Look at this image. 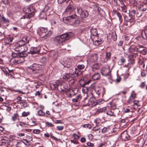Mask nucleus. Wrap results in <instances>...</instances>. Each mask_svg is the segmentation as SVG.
I'll use <instances>...</instances> for the list:
<instances>
[{"instance_id": "obj_1", "label": "nucleus", "mask_w": 147, "mask_h": 147, "mask_svg": "<svg viewBox=\"0 0 147 147\" xmlns=\"http://www.w3.org/2000/svg\"><path fill=\"white\" fill-rule=\"evenodd\" d=\"M73 35L72 33L65 34L55 37L54 39V43L57 45H60L66 40L69 39Z\"/></svg>"}, {"instance_id": "obj_2", "label": "nucleus", "mask_w": 147, "mask_h": 147, "mask_svg": "<svg viewBox=\"0 0 147 147\" xmlns=\"http://www.w3.org/2000/svg\"><path fill=\"white\" fill-rule=\"evenodd\" d=\"M134 23V17L131 15L129 14L128 16H125L124 17V25L128 27H130L133 25Z\"/></svg>"}, {"instance_id": "obj_3", "label": "nucleus", "mask_w": 147, "mask_h": 147, "mask_svg": "<svg viewBox=\"0 0 147 147\" xmlns=\"http://www.w3.org/2000/svg\"><path fill=\"white\" fill-rule=\"evenodd\" d=\"M101 73L103 76H108L109 79H111V71L108 65L105 66L102 68Z\"/></svg>"}, {"instance_id": "obj_4", "label": "nucleus", "mask_w": 147, "mask_h": 147, "mask_svg": "<svg viewBox=\"0 0 147 147\" xmlns=\"http://www.w3.org/2000/svg\"><path fill=\"white\" fill-rule=\"evenodd\" d=\"M23 10L27 14L28 18H30L33 16L35 9L32 6H30L24 9Z\"/></svg>"}, {"instance_id": "obj_5", "label": "nucleus", "mask_w": 147, "mask_h": 147, "mask_svg": "<svg viewBox=\"0 0 147 147\" xmlns=\"http://www.w3.org/2000/svg\"><path fill=\"white\" fill-rule=\"evenodd\" d=\"M27 38L26 37H23L22 39L17 42L15 45L14 48H19L21 46H22L25 45L26 43H27L26 41Z\"/></svg>"}, {"instance_id": "obj_6", "label": "nucleus", "mask_w": 147, "mask_h": 147, "mask_svg": "<svg viewBox=\"0 0 147 147\" xmlns=\"http://www.w3.org/2000/svg\"><path fill=\"white\" fill-rule=\"evenodd\" d=\"M75 9V8L74 6V4L72 2H70L69 3L65 10L67 13L70 14L73 12Z\"/></svg>"}, {"instance_id": "obj_7", "label": "nucleus", "mask_w": 147, "mask_h": 147, "mask_svg": "<svg viewBox=\"0 0 147 147\" xmlns=\"http://www.w3.org/2000/svg\"><path fill=\"white\" fill-rule=\"evenodd\" d=\"M72 71V69H70L69 72L66 73L64 74L63 76V79L66 80L71 79L73 75Z\"/></svg>"}, {"instance_id": "obj_8", "label": "nucleus", "mask_w": 147, "mask_h": 147, "mask_svg": "<svg viewBox=\"0 0 147 147\" xmlns=\"http://www.w3.org/2000/svg\"><path fill=\"white\" fill-rule=\"evenodd\" d=\"M96 94L98 95H101L102 97L103 96L105 93V88L102 87L96 88L95 89Z\"/></svg>"}, {"instance_id": "obj_9", "label": "nucleus", "mask_w": 147, "mask_h": 147, "mask_svg": "<svg viewBox=\"0 0 147 147\" xmlns=\"http://www.w3.org/2000/svg\"><path fill=\"white\" fill-rule=\"evenodd\" d=\"M64 66H65L67 68H69L72 65V63L71 60L69 59L68 58H65L63 60Z\"/></svg>"}, {"instance_id": "obj_10", "label": "nucleus", "mask_w": 147, "mask_h": 147, "mask_svg": "<svg viewBox=\"0 0 147 147\" xmlns=\"http://www.w3.org/2000/svg\"><path fill=\"white\" fill-rule=\"evenodd\" d=\"M14 49L16 51H18L20 53L27 51L28 48L26 45H24L21 46L20 47H19V48H14Z\"/></svg>"}, {"instance_id": "obj_11", "label": "nucleus", "mask_w": 147, "mask_h": 147, "mask_svg": "<svg viewBox=\"0 0 147 147\" xmlns=\"http://www.w3.org/2000/svg\"><path fill=\"white\" fill-rule=\"evenodd\" d=\"M29 69L33 71L38 70L41 69V65L39 64L34 63L32 65L28 67Z\"/></svg>"}, {"instance_id": "obj_12", "label": "nucleus", "mask_w": 147, "mask_h": 147, "mask_svg": "<svg viewBox=\"0 0 147 147\" xmlns=\"http://www.w3.org/2000/svg\"><path fill=\"white\" fill-rule=\"evenodd\" d=\"M24 61V58L22 57H19L15 58L13 61V63L15 65L20 64Z\"/></svg>"}, {"instance_id": "obj_13", "label": "nucleus", "mask_w": 147, "mask_h": 147, "mask_svg": "<svg viewBox=\"0 0 147 147\" xmlns=\"http://www.w3.org/2000/svg\"><path fill=\"white\" fill-rule=\"evenodd\" d=\"M129 53H133L134 52H137L138 51V49L135 45H131L128 49Z\"/></svg>"}, {"instance_id": "obj_14", "label": "nucleus", "mask_w": 147, "mask_h": 147, "mask_svg": "<svg viewBox=\"0 0 147 147\" xmlns=\"http://www.w3.org/2000/svg\"><path fill=\"white\" fill-rule=\"evenodd\" d=\"M77 16L75 14H73L72 15L67 17L66 18H64L63 20L64 21L65 20L69 22H70L73 19H77Z\"/></svg>"}, {"instance_id": "obj_15", "label": "nucleus", "mask_w": 147, "mask_h": 147, "mask_svg": "<svg viewBox=\"0 0 147 147\" xmlns=\"http://www.w3.org/2000/svg\"><path fill=\"white\" fill-rule=\"evenodd\" d=\"M40 49L35 47H32L31 48L30 52L31 54H34L36 53L39 52Z\"/></svg>"}, {"instance_id": "obj_16", "label": "nucleus", "mask_w": 147, "mask_h": 147, "mask_svg": "<svg viewBox=\"0 0 147 147\" xmlns=\"http://www.w3.org/2000/svg\"><path fill=\"white\" fill-rule=\"evenodd\" d=\"M138 9L140 11H144L147 9V7L146 5L140 4L138 7Z\"/></svg>"}, {"instance_id": "obj_17", "label": "nucleus", "mask_w": 147, "mask_h": 147, "mask_svg": "<svg viewBox=\"0 0 147 147\" xmlns=\"http://www.w3.org/2000/svg\"><path fill=\"white\" fill-rule=\"evenodd\" d=\"M98 59V56L97 54H94L90 57L89 59V61L92 62L96 61Z\"/></svg>"}, {"instance_id": "obj_18", "label": "nucleus", "mask_w": 147, "mask_h": 147, "mask_svg": "<svg viewBox=\"0 0 147 147\" xmlns=\"http://www.w3.org/2000/svg\"><path fill=\"white\" fill-rule=\"evenodd\" d=\"M90 88L87 87H83L82 90V91L83 94L86 95V96H88L87 94L90 90Z\"/></svg>"}, {"instance_id": "obj_19", "label": "nucleus", "mask_w": 147, "mask_h": 147, "mask_svg": "<svg viewBox=\"0 0 147 147\" xmlns=\"http://www.w3.org/2000/svg\"><path fill=\"white\" fill-rule=\"evenodd\" d=\"M79 14H80V16L81 18H84L88 16V13L87 11L84 10L81 13H80Z\"/></svg>"}, {"instance_id": "obj_20", "label": "nucleus", "mask_w": 147, "mask_h": 147, "mask_svg": "<svg viewBox=\"0 0 147 147\" xmlns=\"http://www.w3.org/2000/svg\"><path fill=\"white\" fill-rule=\"evenodd\" d=\"M100 77V75L98 73H96L93 74L92 76V78L94 80H96L99 79Z\"/></svg>"}, {"instance_id": "obj_21", "label": "nucleus", "mask_w": 147, "mask_h": 147, "mask_svg": "<svg viewBox=\"0 0 147 147\" xmlns=\"http://www.w3.org/2000/svg\"><path fill=\"white\" fill-rule=\"evenodd\" d=\"M128 137L129 136L126 131L123 132L121 135V137L122 139L125 140L128 139Z\"/></svg>"}, {"instance_id": "obj_22", "label": "nucleus", "mask_w": 147, "mask_h": 147, "mask_svg": "<svg viewBox=\"0 0 147 147\" xmlns=\"http://www.w3.org/2000/svg\"><path fill=\"white\" fill-rule=\"evenodd\" d=\"M72 73L73 75H75L77 76H79L81 74V72L76 68H75V70L74 72L73 70Z\"/></svg>"}, {"instance_id": "obj_23", "label": "nucleus", "mask_w": 147, "mask_h": 147, "mask_svg": "<svg viewBox=\"0 0 147 147\" xmlns=\"http://www.w3.org/2000/svg\"><path fill=\"white\" fill-rule=\"evenodd\" d=\"M85 77L83 79H81L80 80L79 83L80 84V86L84 87L86 85L85 82Z\"/></svg>"}, {"instance_id": "obj_24", "label": "nucleus", "mask_w": 147, "mask_h": 147, "mask_svg": "<svg viewBox=\"0 0 147 147\" xmlns=\"http://www.w3.org/2000/svg\"><path fill=\"white\" fill-rule=\"evenodd\" d=\"M142 36L143 38L145 39L147 38V26L144 29V32H142Z\"/></svg>"}, {"instance_id": "obj_25", "label": "nucleus", "mask_w": 147, "mask_h": 147, "mask_svg": "<svg viewBox=\"0 0 147 147\" xmlns=\"http://www.w3.org/2000/svg\"><path fill=\"white\" fill-rule=\"evenodd\" d=\"M91 34L94 36H96L98 34L97 31L96 29H92L90 30Z\"/></svg>"}, {"instance_id": "obj_26", "label": "nucleus", "mask_w": 147, "mask_h": 147, "mask_svg": "<svg viewBox=\"0 0 147 147\" xmlns=\"http://www.w3.org/2000/svg\"><path fill=\"white\" fill-rule=\"evenodd\" d=\"M92 70L93 71H94L95 70L98 69V65L97 63H94L92 64Z\"/></svg>"}, {"instance_id": "obj_27", "label": "nucleus", "mask_w": 147, "mask_h": 147, "mask_svg": "<svg viewBox=\"0 0 147 147\" xmlns=\"http://www.w3.org/2000/svg\"><path fill=\"white\" fill-rule=\"evenodd\" d=\"M80 21L79 20L77 19L74 22L71 24L74 27H76L78 26L80 24Z\"/></svg>"}, {"instance_id": "obj_28", "label": "nucleus", "mask_w": 147, "mask_h": 147, "mask_svg": "<svg viewBox=\"0 0 147 147\" xmlns=\"http://www.w3.org/2000/svg\"><path fill=\"white\" fill-rule=\"evenodd\" d=\"M18 115L17 113H14L12 117L11 120L13 121H16L18 119Z\"/></svg>"}, {"instance_id": "obj_29", "label": "nucleus", "mask_w": 147, "mask_h": 147, "mask_svg": "<svg viewBox=\"0 0 147 147\" xmlns=\"http://www.w3.org/2000/svg\"><path fill=\"white\" fill-rule=\"evenodd\" d=\"M138 103V101L135 100L134 101L133 108L134 109H137L138 107L139 106Z\"/></svg>"}, {"instance_id": "obj_30", "label": "nucleus", "mask_w": 147, "mask_h": 147, "mask_svg": "<svg viewBox=\"0 0 147 147\" xmlns=\"http://www.w3.org/2000/svg\"><path fill=\"white\" fill-rule=\"evenodd\" d=\"M120 7L121 8V10L122 12L125 13L127 12V10L125 5H120Z\"/></svg>"}, {"instance_id": "obj_31", "label": "nucleus", "mask_w": 147, "mask_h": 147, "mask_svg": "<svg viewBox=\"0 0 147 147\" xmlns=\"http://www.w3.org/2000/svg\"><path fill=\"white\" fill-rule=\"evenodd\" d=\"M94 122L95 123L96 126H100V123L101 122L100 120L98 118H96L94 120Z\"/></svg>"}, {"instance_id": "obj_32", "label": "nucleus", "mask_w": 147, "mask_h": 147, "mask_svg": "<svg viewBox=\"0 0 147 147\" xmlns=\"http://www.w3.org/2000/svg\"><path fill=\"white\" fill-rule=\"evenodd\" d=\"M37 114L39 116H44L45 115V113L43 112L42 110H40L38 112Z\"/></svg>"}, {"instance_id": "obj_33", "label": "nucleus", "mask_w": 147, "mask_h": 147, "mask_svg": "<svg viewBox=\"0 0 147 147\" xmlns=\"http://www.w3.org/2000/svg\"><path fill=\"white\" fill-rule=\"evenodd\" d=\"M106 113L109 115L110 116H113L115 117V115L114 114V113L111 110H109L107 111Z\"/></svg>"}, {"instance_id": "obj_34", "label": "nucleus", "mask_w": 147, "mask_h": 147, "mask_svg": "<svg viewBox=\"0 0 147 147\" xmlns=\"http://www.w3.org/2000/svg\"><path fill=\"white\" fill-rule=\"evenodd\" d=\"M106 108L105 107H103V108H100L98 109L97 111V112H98L99 113H103L105 112L106 110Z\"/></svg>"}, {"instance_id": "obj_35", "label": "nucleus", "mask_w": 147, "mask_h": 147, "mask_svg": "<svg viewBox=\"0 0 147 147\" xmlns=\"http://www.w3.org/2000/svg\"><path fill=\"white\" fill-rule=\"evenodd\" d=\"M140 52L143 55H145L147 53V49L145 48H144L142 50L140 49Z\"/></svg>"}, {"instance_id": "obj_36", "label": "nucleus", "mask_w": 147, "mask_h": 147, "mask_svg": "<svg viewBox=\"0 0 147 147\" xmlns=\"http://www.w3.org/2000/svg\"><path fill=\"white\" fill-rule=\"evenodd\" d=\"M58 81L56 82L53 84H51V87L53 86L55 88H57L58 85Z\"/></svg>"}, {"instance_id": "obj_37", "label": "nucleus", "mask_w": 147, "mask_h": 147, "mask_svg": "<svg viewBox=\"0 0 147 147\" xmlns=\"http://www.w3.org/2000/svg\"><path fill=\"white\" fill-rule=\"evenodd\" d=\"M52 57L54 60L56 59L58 57V53L57 52L54 53L53 54Z\"/></svg>"}, {"instance_id": "obj_38", "label": "nucleus", "mask_w": 147, "mask_h": 147, "mask_svg": "<svg viewBox=\"0 0 147 147\" xmlns=\"http://www.w3.org/2000/svg\"><path fill=\"white\" fill-rule=\"evenodd\" d=\"M1 19L2 21L5 23H8L9 22V20L3 16H2Z\"/></svg>"}, {"instance_id": "obj_39", "label": "nucleus", "mask_w": 147, "mask_h": 147, "mask_svg": "<svg viewBox=\"0 0 147 147\" xmlns=\"http://www.w3.org/2000/svg\"><path fill=\"white\" fill-rule=\"evenodd\" d=\"M40 31L42 33H45L47 31V28L41 27L40 28Z\"/></svg>"}, {"instance_id": "obj_40", "label": "nucleus", "mask_w": 147, "mask_h": 147, "mask_svg": "<svg viewBox=\"0 0 147 147\" xmlns=\"http://www.w3.org/2000/svg\"><path fill=\"white\" fill-rule=\"evenodd\" d=\"M109 104L110 107H111L112 109H116V107L113 102H110Z\"/></svg>"}, {"instance_id": "obj_41", "label": "nucleus", "mask_w": 147, "mask_h": 147, "mask_svg": "<svg viewBox=\"0 0 147 147\" xmlns=\"http://www.w3.org/2000/svg\"><path fill=\"white\" fill-rule=\"evenodd\" d=\"M94 9L95 11L97 10L98 11H100L101 9L98 6L96 5H94L93 6Z\"/></svg>"}, {"instance_id": "obj_42", "label": "nucleus", "mask_w": 147, "mask_h": 147, "mask_svg": "<svg viewBox=\"0 0 147 147\" xmlns=\"http://www.w3.org/2000/svg\"><path fill=\"white\" fill-rule=\"evenodd\" d=\"M111 53L110 52H107L106 53V59L109 60L110 59Z\"/></svg>"}, {"instance_id": "obj_43", "label": "nucleus", "mask_w": 147, "mask_h": 147, "mask_svg": "<svg viewBox=\"0 0 147 147\" xmlns=\"http://www.w3.org/2000/svg\"><path fill=\"white\" fill-rule=\"evenodd\" d=\"M12 55L13 57L16 58L20 56L19 53H13L12 54Z\"/></svg>"}, {"instance_id": "obj_44", "label": "nucleus", "mask_w": 147, "mask_h": 147, "mask_svg": "<svg viewBox=\"0 0 147 147\" xmlns=\"http://www.w3.org/2000/svg\"><path fill=\"white\" fill-rule=\"evenodd\" d=\"M50 136H51V138L53 139H54V140H55L56 141H59L60 140V139H58V138H55V137H54V136H53V135H52V134L51 133L50 134Z\"/></svg>"}, {"instance_id": "obj_45", "label": "nucleus", "mask_w": 147, "mask_h": 147, "mask_svg": "<svg viewBox=\"0 0 147 147\" xmlns=\"http://www.w3.org/2000/svg\"><path fill=\"white\" fill-rule=\"evenodd\" d=\"M85 84H89L91 82V80L90 79H88L87 77L86 76L85 77Z\"/></svg>"}, {"instance_id": "obj_46", "label": "nucleus", "mask_w": 147, "mask_h": 147, "mask_svg": "<svg viewBox=\"0 0 147 147\" xmlns=\"http://www.w3.org/2000/svg\"><path fill=\"white\" fill-rule=\"evenodd\" d=\"M34 134H38L40 132V130L39 129H34L33 131Z\"/></svg>"}, {"instance_id": "obj_47", "label": "nucleus", "mask_w": 147, "mask_h": 147, "mask_svg": "<svg viewBox=\"0 0 147 147\" xmlns=\"http://www.w3.org/2000/svg\"><path fill=\"white\" fill-rule=\"evenodd\" d=\"M29 112H24L22 113V116L23 117H26L29 114Z\"/></svg>"}, {"instance_id": "obj_48", "label": "nucleus", "mask_w": 147, "mask_h": 147, "mask_svg": "<svg viewBox=\"0 0 147 147\" xmlns=\"http://www.w3.org/2000/svg\"><path fill=\"white\" fill-rule=\"evenodd\" d=\"M77 11L78 13L80 14L83 11L82 8L80 7H78L77 8Z\"/></svg>"}, {"instance_id": "obj_49", "label": "nucleus", "mask_w": 147, "mask_h": 147, "mask_svg": "<svg viewBox=\"0 0 147 147\" xmlns=\"http://www.w3.org/2000/svg\"><path fill=\"white\" fill-rule=\"evenodd\" d=\"M134 99L132 97H131L130 96L128 100V102L129 104H131L133 102Z\"/></svg>"}, {"instance_id": "obj_50", "label": "nucleus", "mask_w": 147, "mask_h": 147, "mask_svg": "<svg viewBox=\"0 0 147 147\" xmlns=\"http://www.w3.org/2000/svg\"><path fill=\"white\" fill-rule=\"evenodd\" d=\"M84 66L83 65H78L77 66L78 69H82L84 68Z\"/></svg>"}, {"instance_id": "obj_51", "label": "nucleus", "mask_w": 147, "mask_h": 147, "mask_svg": "<svg viewBox=\"0 0 147 147\" xmlns=\"http://www.w3.org/2000/svg\"><path fill=\"white\" fill-rule=\"evenodd\" d=\"M141 74L142 76L143 77H144L146 75V74L145 71H142L141 72Z\"/></svg>"}, {"instance_id": "obj_52", "label": "nucleus", "mask_w": 147, "mask_h": 147, "mask_svg": "<svg viewBox=\"0 0 147 147\" xmlns=\"http://www.w3.org/2000/svg\"><path fill=\"white\" fill-rule=\"evenodd\" d=\"M116 15L118 17L119 20L120 21L121 19L122 18V16H121V13H119V12H118V13H117V14Z\"/></svg>"}, {"instance_id": "obj_53", "label": "nucleus", "mask_w": 147, "mask_h": 147, "mask_svg": "<svg viewBox=\"0 0 147 147\" xmlns=\"http://www.w3.org/2000/svg\"><path fill=\"white\" fill-rule=\"evenodd\" d=\"M22 144V141H18L17 142V144L16 145V146L17 147H20L19 145H21Z\"/></svg>"}, {"instance_id": "obj_54", "label": "nucleus", "mask_w": 147, "mask_h": 147, "mask_svg": "<svg viewBox=\"0 0 147 147\" xmlns=\"http://www.w3.org/2000/svg\"><path fill=\"white\" fill-rule=\"evenodd\" d=\"M57 129L59 131H61L63 129V126H58L57 127Z\"/></svg>"}, {"instance_id": "obj_55", "label": "nucleus", "mask_w": 147, "mask_h": 147, "mask_svg": "<svg viewBox=\"0 0 147 147\" xmlns=\"http://www.w3.org/2000/svg\"><path fill=\"white\" fill-rule=\"evenodd\" d=\"M17 135L19 137H23L25 136V134L24 133H17Z\"/></svg>"}, {"instance_id": "obj_56", "label": "nucleus", "mask_w": 147, "mask_h": 147, "mask_svg": "<svg viewBox=\"0 0 147 147\" xmlns=\"http://www.w3.org/2000/svg\"><path fill=\"white\" fill-rule=\"evenodd\" d=\"M52 31H49L48 32V33L45 35V36L47 37H49V36H50L52 34Z\"/></svg>"}, {"instance_id": "obj_57", "label": "nucleus", "mask_w": 147, "mask_h": 147, "mask_svg": "<svg viewBox=\"0 0 147 147\" xmlns=\"http://www.w3.org/2000/svg\"><path fill=\"white\" fill-rule=\"evenodd\" d=\"M30 123V125L32 126H34L36 125V122L34 121H32Z\"/></svg>"}, {"instance_id": "obj_58", "label": "nucleus", "mask_w": 147, "mask_h": 147, "mask_svg": "<svg viewBox=\"0 0 147 147\" xmlns=\"http://www.w3.org/2000/svg\"><path fill=\"white\" fill-rule=\"evenodd\" d=\"M95 43L96 45H99L101 43V41H99L98 40H96L95 41Z\"/></svg>"}, {"instance_id": "obj_59", "label": "nucleus", "mask_w": 147, "mask_h": 147, "mask_svg": "<svg viewBox=\"0 0 147 147\" xmlns=\"http://www.w3.org/2000/svg\"><path fill=\"white\" fill-rule=\"evenodd\" d=\"M131 13L132 14V15H131L132 16H133L134 17V16L135 15L136 13V11L134 10H132L131 11Z\"/></svg>"}, {"instance_id": "obj_60", "label": "nucleus", "mask_w": 147, "mask_h": 147, "mask_svg": "<svg viewBox=\"0 0 147 147\" xmlns=\"http://www.w3.org/2000/svg\"><path fill=\"white\" fill-rule=\"evenodd\" d=\"M87 145L89 147H92L94 146V144L90 142H87Z\"/></svg>"}, {"instance_id": "obj_61", "label": "nucleus", "mask_w": 147, "mask_h": 147, "mask_svg": "<svg viewBox=\"0 0 147 147\" xmlns=\"http://www.w3.org/2000/svg\"><path fill=\"white\" fill-rule=\"evenodd\" d=\"M100 128L99 126L95 127L93 129V130L94 131H97L99 130Z\"/></svg>"}, {"instance_id": "obj_62", "label": "nucleus", "mask_w": 147, "mask_h": 147, "mask_svg": "<svg viewBox=\"0 0 147 147\" xmlns=\"http://www.w3.org/2000/svg\"><path fill=\"white\" fill-rule=\"evenodd\" d=\"M145 85V83L144 82H142L140 85V87L141 88L144 87Z\"/></svg>"}, {"instance_id": "obj_63", "label": "nucleus", "mask_w": 147, "mask_h": 147, "mask_svg": "<svg viewBox=\"0 0 147 147\" xmlns=\"http://www.w3.org/2000/svg\"><path fill=\"white\" fill-rule=\"evenodd\" d=\"M41 91H36L35 93V95L36 96H39L40 95V92Z\"/></svg>"}, {"instance_id": "obj_64", "label": "nucleus", "mask_w": 147, "mask_h": 147, "mask_svg": "<svg viewBox=\"0 0 147 147\" xmlns=\"http://www.w3.org/2000/svg\"><path fill=\"white\" fill-rule=\"evenodd\" d=\"M86 139L84 137L81 138L80 139L81 142L82 143L85 142L86 141Z\"/></svg>"}]
</instances>
